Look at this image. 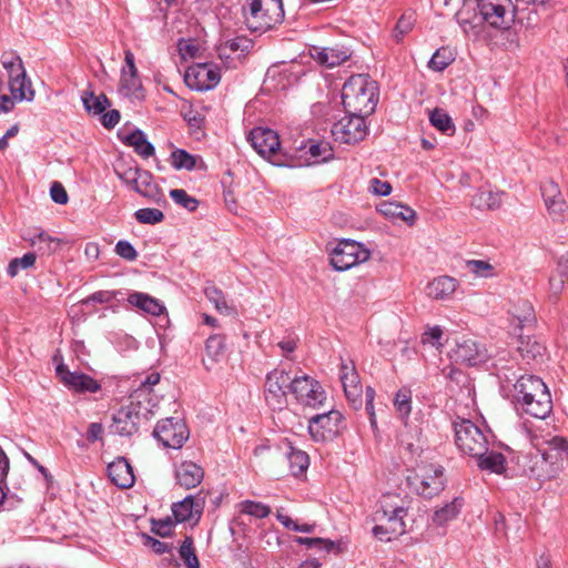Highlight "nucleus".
Segmentation results:
<instances>
[{
	"label": "nucleus",
	"mask_w": 568,
	"mask_h": 568,
	"mask_svg": "<svg viewBox=\"0 0 568 568\" xmlns=\"http://www.w3.org/2000/svg\"><path fill=\"white\" fill-rule=\"evenodd\" d=\"M160 382V374L153 372L149 374L143 381H141V385L139 389H136L132 395V399H140L141 397H146L150 394L151 388Z\"/></svg>",
	"instance_id": "obj_60"
},
{
	"label": "nucleus",
	"mask_w": 568,
	"mask_h": 568,
	"mask_svg": "<svg viewBox=\"0 0 568 568\" xmlns=\"http://www.w3.org/2000/svg\"><path fill=\"white\" fill-rule=\"evenodd\" d=\"M541 195L548 214L554 221H561L568 204L564 199L558 185L554 182H547L541 185Z\"/></svg>",
	"instance_id": "obj_23"
},
{
	"label": "nucleus",
	"mask_w": 568,
	"mask_h": 568,
	"mask_svg": "<svg viewBox=\"0 0 568 568\" xmlns=\"http://www.w3.org/2000/svg\"><path fill=\"white\" fill-rule=\"evenodd\" d=\"M1 63L8 73V81L18 79L27 73L21 58L14 52H6L1 57Z\"/></svg>",
	"instance_id": "obj_44"
},
{
	"label": "nucleus",
	"mask_w": 568,
	"mask_h": 568,
	"mask_svg": "<svg viewBox=\"0 0 568 568\" xmlns=\"http://www.w3.org/2000/svg\"><path fill=\"white\" fill-rule=\"evenodd\" d=\"M511 322L519 328L534 326L536 322L535 310L528 300L519 298L509 311Z\"/></svg>",
	"instance_id": "obj_29"
},
{
	"label": "nucleus",
	"mask_w": 568,
	"mask_h": 568,
	"mask_svg": "<svg viewBox=\"0 0 568 568\" xmlns=\"http://www.w3.org/2000/svg\"><path fill=\"white\" fill-rule=\"evenodd\" d=\"M140 410L133 406V400L129 406L121 407L113 415L111 432L120 436H131L138 432L140 423Z\"/></svg>",
	"instance_id": "obj_22"
},
{
	"label": "nucleus",
	"mask_w": 568,
	"mask_h": 568,
	"mask_svg": "<svg viewBox=\"0 0 568 568\" xmlns=\"http://www.w3.org/2000/svg\"><path fill=\"white\" fill-rule=\"evenodd\" d=\"M153 435L164 447L179 449L189 438V429L182 419L170 417L156 424Z\"/></svg>",
	"instance_id": "obj_16"
},
{
	"label": "nucleus",
	"mask_w": 568,
	"mask_h": 568,
	"mask_svg": "<svg viewBox=\"0 0 568 568\" xmlns=\"http://www.w3.org/2000/svg\"><path fill=\"white\" fill-rule=\"evenodd\" d=\"M242 11L247 29L254 32L267 31L284 19L282 0H245Z\"/></svg>",
	"instance_id": "obj_5"
},
{
	"label": "nucleus",
	"mask_w": 568,
	"mask_h": 568,
	"mask_svg": "<svg viewBox=\"0 0 568 568\" xmlns=\"http://www.w3.org/2000/svg\"><path fill=\"white\" fill-rule=\"evenodd\" d=\"M180 557L184 560V564L189 568H199V559L193 549V540L191 537H186L180 546Z\"/></svg>",
	"instance_id": "obj_56"
},
{
	"label": "nucleus",
	"mask_w": 568,
	"mask_h": 568,
	"mask_svg": "<svg viewBox=\"0 0 568 568\" xmlns=\"http://www.w3.org/2000/svg\"><path fill=\"white\" fill-rule=\"evenodd\" d=\"M503 192H494L490 190L478 191L473 200V204L480 210H495L501 205Z\"/></svg>",
	"instance_id": "obj_43"
},
{
	"label": "nucleus",
	"mask_w": 568,
	"mask_h": 568,
	"mask_svg": "<svg viewBox=\"0 0 568 568\" xmlns=\"http://www.w3.org/2000/svg\"><path fill=\"white\" fill-rule=\"evenodd\" d=\"M466 268L478 277L489 278L495 276V268L487 261L469 260L466 262Z\"/></svg>",
	"instance_id": "obj_54"
},
{
	"label": "nucleus",
	"mask_w": 568,
	"mask_h": 568,
	"mask_svg": "<svg viewBox=\"0 0 568 568\" xmlns=\"http://www.w3.org/2000/svg\"><path fill=\"white\" fill-rule=\"evenodd\" d=\"M449 357L453 362L465 366H476L486 361V348L473 338H460L450 351Z\"/></svg>",
	"instance_id": "obj_17"
},
{
	"label": "nucleus",
	"mask_w": 568,
	"mask_h": 568,
	"mask_svg": "<svg viewBox=\"0 0 568 568\" xmlns=\"http://www.w3.org/2000/svg\"><path fill=\"white\" fill-rule=\"evenodd\" d=\"M443 331L439 326L429 327L422 336L423 344L439 348L442 344Z\"/></svg>",
	"instance_id": "obj_63"
},
{
	"label": "nucleus",
	"mask_w": 568,
	"mask_h": 568,
	"mask_svg": "<svg viewBox=\"0 0 568 568\" xmlns=\"http://www.w3.org/2000/svg\"><path fill=\"white\" fill-rule=\"evenodd\" d=\"M479 11L464 6L457 13L456 19L464 33L467 36L478 37L481 32L484 22L480 19Z\"/></svg>",
	"instance_id": "obj_30"
},
{
	"label": "nucleus",
	"mask_w": 568,
	"mask_h": 568,
	"mask_svg": "<svg viewBox=\"0 0 568 568\" xmlns=\"http://www.w3.org/2000/svg\"><path fill=\"white\" fill-rule=\"evenodd\" d=\"M205 296L207 300L213 303L215 310L221 313L229 315L232 312V308L229 306L224 294L221 290H219L216 286H207L205 287Z\"/></svg>",
	"instance_id": "obj_48"
},
{
	"label": "nucleus",
	"mask_w": 568,
	"mask_h": 568,
	"mask_svg": "<svg viewBox=\"0 0 568 568\" xmlns=\"http://www.w3.org/2000/svg\"><path fill=\"white\" fill-rule=\"evenodd\" d=\"M292 395L298 404L310 408L323 406L327 398L321 383L306 374L294 376Z\"/></svg>",
	"instance_id": "obj_13"
},
{
	"label": "nucleus",
	"mask_w": 568,
	"mask_h": 568,
	"mask_svg": "<svg viewBox=\"0 0 568 568\" xmlns=\"http://www.w3.org/2000/svg\"><path fill=\"white\" fill-rule=\"evenodd\" d=\"M240 511L255 518H265L271 514V508L260 501L244 500L239 505Z\"/></svg>",
	"instance_id": "obj_52"
},
{
	"label": "nucleus",
	"mask_w": 568,
	"mask_h": 568,
	"mask_svg": "<svg viewBox=\"0 0 568 568\" xmlns=\"http://www.w3.org/2000/svg\"><path fill=\"white\" fill-rule=\"evenodd\" d=\"M84 109L94 115L102 114L110 105L108 98L104 94L94 95L92 92H84L82 95Z\"/></svg>",
	"instance_id": "obj_46"
},
{
	"label": "nucleus",
	"mask_w": 568,
	"mask_h": 568,
	"mask_svg": "<svg viewBox=\"0 0 568 568\" xmlns=\"http://www.w3.org/2000/svg\"><path fill=\"white\" fill-rule=\"evenodd\" d=\"M379 212L386 217L396 221H404L408 224H413L416 217V213L413 209L395 202L383 203L379 207Z\"/></svg>",
	"instance_id": "obj_36"
},
{
	"label": "nucleus",
	"mask_w": 568,
	"mask_h": 568,
	"mask_svg": "<svg viewBox=\"0 0 568 568\" xmlns=\"http://www.w3.org/2000/svg\"><path fill=\"white\" fill-rule=\"evenodd\" d=\"M343 419L342 413L337 409L315 415L308 420L310 436L315 442H331L339 434Z\"/></svg>",
	"instance_id": "obj_14"
},
{
	"label": "nucleus",
	"mask_w": 568,
	"mask_h": 568,
	"mask_svg": "<svg viewBox=\"0 0 568 568\" xmlns=\"http://www.w3.org/2000/svg\"><path fill=\"white\" fill-rule=\"evenodd\" d=\"M247 141L264 159H268L276 165H291L288 159H281L286 156V153L282 151L280 136L274 130L263 126L254 128L250 131Z\"/></svg>",
	"instance_id": "obj_8"
},
{
	"label": "nucleus",
	"mask_w": 568,
	"mask_h": 568,
	"mask_svg": "<svg viewBox=\"0 0 568 568\" xmlns=\"http://www.w3.org/2000/svg\"><path fill=\"white\" fill-rule=\"evenodd\" d=\"M341 382L346 398L355 409L362 406V385L355 365L352 362L342 361Z\"/></svg>",
	"instance_id": "obj_20"
},
{
	"label": "nucleus",
	"mask_w": 568,
	"mask_h": 568,
	"mask_svg": "<svg viewBox=\"0 0 568 568\" xmlns=\"http://www.w3.org/2000/svg\"><path fill=\"white\" fill-rule=\"evenodd\" d=\"M276 519L286 528L293 531L312 534L315 529L314 524H297L287 515H284L282 511L277 510Z\"/></svg>",
	"instance_id": "obj_58"
},
{
	"label": "nucleus",
	"mask_w": 568,
	"mask_h": 568,
	"mask_svg": "<svg viewBox=\"0 0 568 568\" xmlns=\"http://www.w3.org/2000/svg\"><path fill=\"white\" fill-rule=\"evenodd\" d=\"M37 256L33 252L26 253L22 257H16L10 261L7 273L10 277L18 275L20 270L32 267L36 263Z\"/></svg>",
	"instance_id": "obj_51"
},
{
	"label": "nucleus",
	"mask_w": 568,
	"mask_h": 568,
	"mask_svg": "<svg viewBox=\"0 0 568 568\" xmlns=\"http://www.w3.org/2000/svg\"><path fill=\"white\" fill-rule=\"evenodd\" d=\"M342 102L347 113L372 114L378 103L377 83L367 74L352 75L343 85Z\"/></svg>",
	"instance_id": "obj_3"
},
{
	"label": "nucleus",
	"mask_w": 568,
	"mask_h": 568,
	"mask_svg": "<svg viewBox=\"0 0 568 568\" xmlns=\"http://www.w3.org/2000/svg\"><path fill=\"white\" fill-rule=\"evenodd\" d=\"M295 541L298 545L306 546L307 548H324L327 551L334 547L333 541L318 537H297Z\"/></svg>",
	"instance_id": "obj_61"
},
{
	"label": "nucleus",
	"mask_w": 568,
	"mask_h": 568,
	"mask_svg": "<svg viewBox=\"0 0 568 568\" xmlns=\"http://www.w3.org/2000/svg\"><path fill=\"white\" fill-rule=\"evenodd\" d=\"M294 376L284 368L276 367L265 378L264 398L273 410H282L287 406V394H292Z\"/></svg>",
	"instance_id": "obj_7"
},
{
	"label": "nucleus",
	"mask_w": 568,
	"mask_h": 568,
	"mask_svg": "<svg viewBox=\"0 0 568 568\" xmlns=\"http://www.w3.org/2000/svg\"><path fill=\"white\" fill-rule=\"evenodd\" d=\"M528 438L536 452L527 453L518 458L523 473L538 481H545L559 476L568 460V440L555 436L546 440V447L540 448L539 438L528 432Z\"/></svg>",
	"instance_id": "obj_1"
},
{
	"label": "nucleus",
	"mask_w": 568,
	"mask_h": 568,
	"mask_svg": "<svg viewBox=\"0 0 568 568\" xmlns=\"http://www.w3.org/2000/svg\"><path fill=\"white\" fill-rule=\"evenodd\" d=\"M409 486L418 495L433 498L445 487L444 468L439 465H424L407 478Z\"/></svg>",
	"instance_id": "obj_11"
},
{
	"label": "nucleus",
	"mask_w": 568,
	"mask_h": 568,
	"mask_svg": "<svg viewBox=\"0 0 568 568\" xmlns=\"http://www.w3.org/2000/svg\"><path fill=\"white\" fill-rule=\"evenodd\" d=\"M126 300L131 306L135 307L144 314L159 316L165 311V306L160 300L146 293L132 292L128 295Z\"/></svg>",
	"instance_id": "obj_28"
},
{
	"label": "nucleus",
	"mask_w": 568,
	"mask_h": 568,
	"mask_svg": "<svg viewBox=\"0 0 568 568\" xmlns=\"http://www.w3.org/2000/svg\"><path fill=\"white\" fill-rule=\"evenodd\" d=\"M507 372L508 369L500 368L498 374L508 383L516 378L513 385V399L517 409L535 418H547L552 412V400L544 381L530 374L520 375L517 378L515 373L509 375Z\"/></svg>",
	"instance_id": "obj_2"
},
{
	"label": "nucleus",
	"mask_w": 568,
	"mask_h": 568,
	"mask_svg": "<svg viewBox=\"0 0 568 568\" xmlns=\"http://www.w3.org/2000/svg\"><path fill=\"white\" fill-rule=\"evenodd\" d=\"M457 281L450 276H438L428 283L426 293L430 298L449 300L457 288Z\"/></svg>",
	"instance_id": "obj_31"
},
{
	"label": "nucleus",
	"mask_w": 568,
	"mask_h": 568,
	"mask_svg": "<svg viewBox=\"0 0 568 568\" xmlns=\"http://www.w3.org/2000/svg\"><path fill=\"white\" fill-rule=\"evenodd\" d=\"M284 454L288 460V466L292 475L300 476L304 474L310 465L308 455L291 445L290 442L283 443Z\"/></svg>",
	"instance_id": "obj_33"
},
{
	"label": "nucleus",
	"mask_w": 568,
	"mask_h": 568,
	"mask_svg": "<svg viewBox=\"0 0 568 568\" xmlns=\"http://www.w3.org/2000/svg\"><path fill=\"white\" fill-rule=\"evenodd\" d=\"M55 374L67 388L75 393H97L101 388L98 381L84 373L69 371L63 363L57 365Z\"/></svg>",
	"instance_id": "obj_19"
},
{
	"label": "nucleus",
	"mask_w": 568,
	"mask_h": 568,
	"mask_svg": "<svg viewBox=\"0 0 568 568\" xmlns=\"http://www.w3.org/2000/svg\"><path fill=\"white\" fill-rule=\"evenodd\" d=\"M544 351L545 347L542 344L530 337H528L527 341L521 338L518 346V352L524 359H536L542 356Z\"/></svg>",
	"instance_id": "obj_49"
},
{
	"label": "nucleus",
	"mask_w": 568,
	"mask_h": 568,
	"mask_svg": "<svg viewBox=\"0 0 568 568\" xmlns=\"http://www.w3.org/2000/svg\"><path fill=\"white\" fill-rule=\"evenodd\" d=\"M252 47L253 43L250 39L245 37H235L220 44L217 48L219 57L221 59H229L231 53H239L240 55L244 52H248Z\"/></svg>",
	"instance_id": "obj_38"
},
{
	"label": "nucleus",
	"mask_w": 568,
	"mask_h": 568,
	"mask_svg": "<svg viewBox=\"0 0 568 568\" xmlns=\"http://www.w3.org/2000/svg\"><path fill=\"white\" fill-rule=\"evenodd\" d=\"M371 256V252L361 243L353 240L339 241L329 253L331 265L338 272L347 271Z\"/></svg>",
	"instance_id": "obj_12"
},
{
	"label": "nucleus",
	"mask_w": 568,
	"mask_h": 568,
	"mask_svg": "<svg viewBox=\"0 0 568 568\" xmlns=\"http://www.w3.org/2000/svg\"><path fill=\"white\" fill-rule=\"evenodd\" d=\"M111 481L120 488H130L134 485L133 468L124 457H119L108 466Z\"/></svg>",
	"instance_id": "obj_26"
},
{
	"label": "nucleus",
	"mask_w": 568,
	"mask_h": 568,
	"mask_svg": "<svg viewBox=\"0 0 568 568\" xmlns=\"http://www.w3.org/2000/svg\"><path fill=\"white\" fill-rule=\"evenodd\" d=\"M430 124L440 132L453 135L455 133V124L452 118L443 109L436 108L429 114Z\"/></svg>",
	"instance_id": "obj_45"
},
{
	"label": "nucleus",
	"mask_w": 568,
	"mask_h": 568,
	"mask_svg": "<svg viewBox=\"0 0 568 568\" xmlns=\"http://www.w3.org/2000/svg\"><path fill=\"white\" fill-rule=\"evenodd\" d=\"M480 469L489 470L496 474H503L506 469V459L503 454L494 450H487L481 457H476Z\"/></svg>",
	"instance_id": "obj_40"
},
{
	"label": "nucleus",
	"mask_w": 568,
	"mask_h": 568,
	"mask_svg": "<svg viewBox=\"0 0 568 568\" xmlns=\"http://www.w3.org/2000/svg\"><path fill=\"white\" fill-rule=\"evenodd\" d=\"M513 0H477V10L483 22L495 29H508L514 21V12L519 10Z\"/></svg>",
	"instance_id": "obj_10"
},
{
	"label": "nucleus",
	"mask_w": 568,
	"mask_h": 568,
	"mask_svg": "<svg viewBox=\"0 0 568 568\" xmlns=\"http://www.w3.org/2000/svg\"><path fill=\"white\" fill-rule=\"evenodd\" d=\"M463 507V499L459 497L454 498L450 503L444 505L442 508L437 509L433 516V521L443 526L448 521L455 519L459 514Z\"/></svg>",
	"instance_id": "obj_42"
},
{
	"label": "nucleus",
	"mask_w": 568,
	"mask_h": 568,
	"mask_svg": "<svg viewBox=\"0 0 568 568\" xmlns=\"http://www.w3.org/2000/svg\"><path fill=\"white\" fill-rule=\"evenodd\" d=\"M23 240L27 241L30 246L36 247L41 254L47 255L55 252L60 244L59 239L39 230L29 231L23 236Z\"/></svg>",
	"instance_id": "obj_32"
},
{
	"label": "nucleus",
	"mask_w": 568,
	"mask_h": 568,
	"mask_svg": "<svg viewBox=\"0 0 568 568\" xmlns=\"http://www.w3.org/2000/svg\"><path fill=\"white\" fill-rule=\"evenodd\" d=\"M134 217L141 224L154 225L164 220V214L159 209L146 207L135 211Z\"/></svg>",
	"instance_id": "obj_53"
},
{
	"label": "nucleus",
	"mask_w": 568,
	"mask_h": 568,
	"mask_svg": "<svg viewBox=\"0 0 568 568\" xmlns=\"http://www.w3.org/2000/svg\"><path fill=\"white\" fill-rule=\"evenodd\" d=\"M455 443L459 450L470 457L484 456L490 445L491 434L481 429L469 419H460L454 423Z\"/></svg>",
	"instance_id": "obj_6"
},
{
	"label": "nucleus",
	"mask_w": 568,
	"mask_h": 568,
	"mask_svg": "<svg viewBox=\"0 0 568 568\" xmlns=\"http://www.w3.org/2000/svg\"><path fill=\"white\" fill-rule=\"evenodd\" d=\"M125 142L144 159L152 156L155 152L153 144L146 140L145 134L139 129L131 132L125 138Z\"/></svg>",
	"instance_id": "obj_39"
},
{
	"label": "nucleus",
	"mask_w": 568,
	"mask_h": 568,
	"mask_svg": "<svg viewBox=\"0 0 568 568\" xmlns=\"http://www.w3.org/2000/svg\"><path fill=\"white\" fill-rule=\"evenodd\" d=\"M413 26V14H403L397 21L393 31V37L396 40V42H400L404 39V37L412 31Z\"/></svg>",
	"instance_id": "obj_59"
},
{
	"label": "nucleus",
	"mask_w": 568,
	"mask_h": 568,
	"mask_svg": "<svg viewBox=\"0 0 568 568\" xmlns=\"http://www.w3.org/2000/svg\"><path fill=\"white\" fill-rule=\"evenodd\" d=\"M297 152H302L304 155H308L304 162H300L296 165H313L323 162H327L334 158V151L331 144L326 141H308L307 143L302 142L296 148ZM294 165L291 163L290 166Z\"/></svg>",
	"instance_id": "obj_24"
},
{
	"label": "nucleus",
	"mask_w": 568,
	"mask_h": 568,
	"mask_svg": "<svg viewBox=\"0 0 568 568\" xmlns=\"http://www.w3.org/2000/svg\"><path fill=\"white\" fill-rule=\"evenodd\" d=\"M220 71L209 63H197L189 67L184 77L186 85L196 91L213 89L220 82Z\"/></svg>",
	"instance_id": "obj_18"
},
{
	"label": "nucleus",
	"mask_w": 568,
	"mask_h": 568,
	"mask_svg": "<svg viewBox=\"0 0 568 568\" xmlns=\"http://www.w3.org/2000/svg\"><path fill=\"white\" fill-rule=\"evenodd\" d=\"M225 351V337L223 335H211L205 343V354L212 364L219 362Z\"/></svg>",
	"instance_id": "obj_47"
},
{
	"label": "nucleus",
	"mask_w": 568,
	"mask_h": 568,
	"mask_svg": "<svg viewBox=\"0 0 568 568\" xmlns=\"http://www.w3.org/2000/svg\"><path fill=\"white\" fill-rule=\"evenodd\" d=\"M9 90L17 101H32L34 99V90L32 88L31 80L27 73L24 75L8 81Z\"/></svg>",
	"instance_id": "obj_37"
},
{
	"label": "nucleus",
	"mask_w": 568,
	"mask_h": 568,
	"mask_svg": "<svg viewBox=\"0 0 568 568\" xmlns=\"http://www.w3.org/2000/svg\"><path fill=\"white\" fill-rule=\"evenodd\" d=\"M138 194L154 203H160L163 200V193L154 182L153 175L143 169L140 173Z\"/></svg>",
	"instance_id": "obj_35"
},
{
	"label": "nucleus",
	"mask_w": 568,
	"mask_h": 568,
	"mask_svg": "<svg viewBox=\"0 0 568 568\" xmlns=\"http://www.w3.org/2000/svg\"><path fill=\"white\" fill-rule=\"evenodd\" d=\"M407 509L398 495L386 494L379 500V507L375 513V520L378 521L373 528V534L382 541H390L393 538L406 531L404 518Z\"/></svg>",
	"instance_id": "obj_4"
},
{
	"label": "nucleus",
	"mask_w": 568,
	"mask_h": 568,
	"mask_svg": "<svg viewBox=\"0 0 568 568\" xmlns=\"http://www.w3.org/2000/svg\"><path fill=\"white\" fill-rule=\"evenodd\" d=\"M394 406L399 417L404 420V428L399 433V443L410 453H416L422 447L418 445L422 432L417 426L407 423V418L412 412V390L403 387L397 390L394 397Z\"/></svg>",
	"instance_id": "obj_9"
},
{
	"label": "nucleus",
	"mask_w": 568,
	"mask_h": 568,
	"mask_svg": "<svg viewBox=\"0 0 568 568\" xmlns=\"http://www.w3.org/2000/svg\"><path fill=\"white\" fill-rule=\"evenodd\" d=\"M331 132L336 142L344 144L357 143L367 135L365 116L348 113L333 124Z\"/></svg>",
	"instance_id": "obj_15"
},
{
	"label": "nucleus",
	"mask_w": 568,
	"mask_h": 568,
	"mask_svg": "<svg viewBox=\"0 0 568 568\" xmlns=\"http://www.w3.org/2000/svg\"><path fill=\"white\" fill-rule=\"evenodd\" d=\"M375 389L371 386L365 388V410L369 418V424L373 429L377 428L376 413L374 408Z\"/></svg>",
	"instance_id": "obj_62"
},
{
	"label": "nucleus",
	"mask_w": 568,
	"mask_h": 568,
	"mask_svg": "<svg viewBox=\"0 0 568 568\" xmlns=\"http://www.w3.org/2000/svg\"><path fill=\"white\" fill-rule=\"evenodd\" d=\"M454 61L452 51L447 48L436 50L428 62V68L433 71H443Z\"/></svg>",
	"instance_id": "obj_50"
},
{
	"label": "nucleus",
	"mask_w": 568,
	"mask_h": 568,
	"mask_svg": "<svg viewBox=\"0 0 568 568\" xmlns=\"http://www.w3.org/2000/svg\"><path fill=\"white\" fill-rule=\"evenodd\" d=\"M120 93L132 100L144 98L142 82L138 72H121Z\"/></svg>",
	"instance_id": "obj_34"
},
{
	"label": "nucleus",
	"mask_w": 568,
	"mask_h": 568,
	"mask_svg": "<svg viewBox=\"0 0 568 568\" xmlns=\"http://www.w3.org/2000/svg\"><path fill=\"white\" fill-rule=\"evenodd\" d=\"M197 163L203 165L200 156L190 154L185 150L176 149L171 153V164L176 170L192 171L197 168Z\"/></svg>",
	"instance_id": "obj_41"
},
{
	"label": "nucleus",
	"mask_w": 568,
	"mask_h": 568,
	"mask_svg": "<svg viewBox=\"0 0 568 568\" xmlns=\"http://www.w3.org/2000/svg\"><path fill=\"white\" fill-rule=\"evenodd\" d=\"M352 53L348 48L343 45L314 48L312 57L322 65L334 68L347 61Z\"/></svg>",
	"instance_id": "obj_27"
},
{
	"label": "nucleus",
	"mask_w": 568,
	"mask_h": 568,
	"mask_svg": "<svg viewBox=\"0 0 568 568\" xmlns=\"http://www.w3.org/2000/svg\"><path fill=\"white\" fill-rule=\"evenodd\" d=\"M205 505L204 497L189 495L183 500L172 505V513L176 523H197L202 516Z\"/></svg>",
	"instance_id": "obj_21"
},
{
	"label": "nucleus",
	"mask_w": 568,
	"mask_h": 568,
	"mask_svg": "<svg viewBox=\"0 0 568 568\" xmlns=\"http://www.w3.org/2000/svg\"><path fill=\"white\" fill-rule=\"evenodd\" d=\"M114 251L120 257L130 262L135 261L138 257V252L134 246L124 240H121L115 244Z\"/></svg>",
	"instance_id": "obj_64"
},
{
	"label": "nucleus",
	"mask_w": 568,
	"mask_h": 568,
	"mask_svg": "<svg viewBox=\"0 0 568 568\" xmlns=\"http://www.w3.org/2000/svg\"><path fill=\"white\" fill-rule=\"evenodd\" d=\"M118 178L129 187H131L134 192L138 193L139 190V179L140 173H142V169L138 166L128 168L123 171H115Z\"/></svg>",
	"instance_id": "obj_57"
},
{
	"label": "nucleus",
	"mask_w": 568,
	"mask_h": 568,
	"mask_svg": "<svg viewBox=\"0 0 568 568\" xmlns=\"http://www.w3.org/2000/svg\"><path fill=\"white\" fill-rule=\"evenodd\" d=\"M176 483L185 488L191 489L200 485L204 478L203 468L194 462L185 460L175 466Z\"/></svg>",
	"instance_id": "obj_25"
},
{
	"label": "nucleus",
	"mask_w": 568,
	"mask_h": 568,
	"mask_svg": "<svg viewBox=\"0 0 568 568\" xmlns=\"http://www.w3.org/2000/svg\"><path fill=\"white\" fill-rule=\"evenodd\" d=\"M170 197L180 206L186 209L190 212H193L199 206V201L189 195L183 189H173L170 191Z\"/></svg>",
	"instance_id": "obj_55"
}]
</instances>
